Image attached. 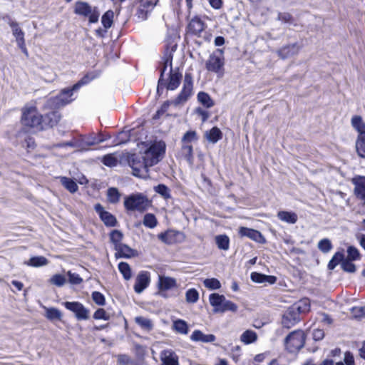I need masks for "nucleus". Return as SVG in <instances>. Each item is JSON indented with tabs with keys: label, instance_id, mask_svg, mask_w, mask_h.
<instances>
[{
	"label": "nucleus",
	"instance_id": "nucleus-1",
	"mask_svg": "<svg viewBox=\"0 0 365 365\" xmlns=\"http://www.w3.org/2000/svg\"><path fill=\"white\" fill-rule=\"evenodd\" d=\"M177 46H172L168 49L163 58V68H161L160 76L158 81L157 91L160 93L164 88L168 90H175L180 85L182 79V73L179 72L178 68L175 69L172 67L173 53L175 51Z\"/></svg>",
	"mask_w": 365,
	"mask_h": 365
},
{
	"label": "nucleus",
	"instance_id": "nucleus-2",
	"mask_svg": "<svg viewBox=\"0 0 365 365\" xmlns=\"http://www.w3.org/2000/svg\"><path fill=\"white\" fill-rule=\"evenodd\" d=\"M21 123L27 128L41 130L43 116L38 113L36 106H25L21 110Z\"/></svg>",
	"mask_w": 365,
	"mask_h": 365
},
{
	"label": "nucleus",
	"instance_id": "nucleus-3",
	"mask_svg": "<svg viewBox=\"0 0 365 365\" xmlns=\"http://www.w3.org/2000/svg\"><path fill=\"white\" fill-rule=\"evenodd\" d=\"M165 150V144L163 141L155 142L144 153L141 158L148 168L157 164L162 158Z\"/></svg>",
	"mask_w": 365,
	"mask_h": 365
},
{
	"label": "nucleus",
	"instance_id": "nucleus-4",
	"mask_svg": "<svg viewBox=\"0 0 365 365\" xmlns=\"http://www.w3.org/2000/svg\"><path fill=\"white\" fill-rule=\"evenodd\" d=\"M192 87L193 85L192 75L190 73H185L183 82V87L181 92L174 100L165 102L163 105L162 109L163 110H165L170 105L178 106L179 105L185 103L192 94Z\"/></svg>",
	"mask_w": 365,
	"mask_h": 365
},
{
	"label": "nucleus",
	"instance_id": "nucleus-5",
	"mask_svg": "<svg viewBox=\"0 0 365 365\" xmlns=\"http://www.w3.org/2000/svg\"><path fill=\"white\" fill-rule=\"evenodd\" d=\"M150 205V201L147 196L142 193L130 195L125 197L124 206L126 210L130 211L144 212Z\"/></svg>",
	"mask_w": 365,
	"mask_h": 365
},
{
	"label": "nucleus",
	"instance_id": "nucleus-6",
	"mask_svg": "<svg viewBox=\"0 0 365 365\" xmlns=\"http://www.w3.org/2000/svg\"><path fill=\"white\" fill-rule=\"evenodd\" d=\"M210 304L214 307L213 312L215 313H223L227 311L236 312L237 305L232 302L227 300L224 295L217 293L211 294L209 297Z\"/></svg>",
	"mask_w": 365,
	"mask_h": 365
},
{
	"label": "nucleus",
	"instance_id": "nucleus-7",
	"mask_svg": "<svg viewBox=\"0 0 365 365\" xmlns=\"http://www.w3.org/2000/svg\"><path fill=\"white\" fill-rule=\"evenodd\" d=\"M225 63L224 51L222 48H217L210 55L206 61L205 68L210 72L222 74Z\"/></svg>",
	"mask_w": 365,
	"mask_h": 365
},
{
	"label": "nucleus",
	"instance_id": "nucleus-8",
	"mask_svg": "<svg viewBox=\"0 0 365 365\" xmlns=\"http://www.w3.org/2000/svg\"><path fill=\"white\" fill-rule=\"evenodd\" d=\"M305 343V334L302 330L291 332L284 340L286 349L291 353L300 350Z\"/></svg>",
	"mask_w": 365,
	"mask_h": 365
},
{
	"label": "nucleus",
	"instance_id": "nucleus-9",
	"mask_svg": "<svg viewBox=\"0 0 365 365\" xmlns=\"http://www.w3.org/2000/svg\"><path fill=\"white\" fill-rule=\"evenodd\" d=\"M74 12L78 15L88 18L90 23L98 22L100 16V12L97 7H93L83 1L76 2Z\"/></svg>",
	"mask_w": 365,
	"mask_h": 365
},
{
	"label": "nucleus",
	"instance_id": "nucleus-10",
	"mask_svg": "<svg viewBox=\"0 0 365 365\" xmlns=\"http://www.w3.org/2000/svg\"><path fill=\"white\" fill-rule=\"evenodd\" d=\"M64 307L75 314L78 320H87L90 317V310L78 302H65Z\"/></svg>",
	"mask_w": 365,
	"mask_h": 365
},
{
	"label": "nucleus",
	"instance_id": "nucleus-11",
	"mask_svg": "<svg viewBox=\"0 0 365 365\" xmlns=\"http://www.w3.org/2000/svg\"><path fill=\"white\" fill-rule=\"evenodd\" d=\"M300 307H289L284 314L282 324L287 329H290L299 321Z\"/></svg>",
	"mask_w": 365,
	"mask_h": 365
},
{
	"label": "nucleus",
	"instance_id": "nucleus-12",
	"mask_svg": "<svg viewBox=\"0 0 365 365\" xmlns=\"http://www.w3.org/2000/svg\"><path fill=\"white\" fill-rule=\"evenodd\" d=\"M73 91V88L71 89L67 88L63 90L57 96L48 100L49 105L59 108L71 103L72 101L71 96Z\"/></svg>",
	"mask_w": 365,
	"mask_h": 365
},
{
	"label": "nucleus",
	"instance_id": "nucleus-13",
	"mask_svg": "<svg viewBox=\"0 0 365 365\" xmlns=\"http://www.w3.org/2000/svg\"><path fill=\"white\" fill-rule=\"evenodd\" d=\"M158 0H140L139 5L136 11V16L140 21L147 19L148 14L150 13Z\"/></svg>",
	"mask_w": 365,
	"mask_h": 365
},
{
	"label": "nucleus",
	"instance_id": "nucleus-14",
	"mask_svg": "<svg viewBox=\"0 0 365 365\" xmlns=\"http://www.w3.org/2000/svg\"><path fill=\"white\" fill-rule=\"evenodd\" d=\"M141 158L133 155L130 161V167L133 169V174L135 176L140 178H146L148 174V167L145 162L140 160Z\"/></svg>",
	"mask_w": 365,
	"mask_h": 365
},
{
	"label": "nucleus",
	"instance_id": "nucleus-15",
	"mask_svg": "<svg viewBox=\"0 0 365 365\" xmlns=\"http://www.w3.org/2000/svg\"><path fill=\"white\" fill-rule=\"evenodd\" d=\"M94 209L106 226L115 227L117 225L115 217L109 212L106 211L100 203L96 204Z\"/></svg>",
	"mask_w": 365,
	"mask_h": 365
},
{
	"label": "nucleus",
	"instance_id": "nucleus-16",
	"mask_svg": "<svg viewBox=\"0 0 365 365\" xmlns=\"http://www.w3.org/2000/svg\"><path fill=\"white\" fill-rule=\"evenodd\" d=\"M150 282V274L146 271L140 272L136 278L134 284V290L136 293L140 294L145 289H146Z\"/></svg>",
	"mask_w": 365,
	"mask_h": 365
},
{
	"label": "nucleus",
	"instance_id": "nucleus-17",
	"mask_svg": "<svg viewBox=\"0 0 365 365\" xmlns=\"http://www.w3.org/2000/svg\"><path fill=\"white\" fill-rule=\"evenodd\" d=\"M239 233L242 237H247L259 243H264L266 242L261 232L254 229L241 227Z\"/></svg>",
	"mask_w": 365,
	"mask_h": 365
},
{
	"label": "nucleus",
	"instance_id": "nucleus-18",
	"mask_svg": "<svg viewBox=\"0 0 365 365\" xmlns=\"http://www.w3.org/2000/svg\"><path fill=\"white\" fill-rule=\"evenodd\" d=\"M160 356L162 365H179L178 356L171 349L163 350Z\"/></svg>",
	"mask_w": 365,
	"mask_h": 365
},
{
	"label": "nucleus",
	"instance_id": "nucleus-19",
	"mask_svg": "<svg viewBox=\"0 0 365 365\" xmlns=\"http://www.w3.org/2000/svg\"><path fill=\"white\" fill-rule=\"evenodd\" d=\"M300 50V46L297 43H293L283 46L278 50L277 53L282 59L288 58L297 55Z\"/></svg>",
	"mask_w": 365,
	"mask_h": 365
},
{
	"label": "nucleus",
	"instance_id": "nucleus-20",
	"mask_svg": "<svg viewBox=\"0 0 365 365\" xmlns=\"http://www.w3.org/2000/svg\"><path fill=\"white\" fill-rule=\"evenodd\" d=\"M160 291H167L177 287L176 279L166 276H160L158 279Z\"/></svg>",
	"mask_w": 365,
	"mask_h": 365
},
{
	"label": "nucleus",
	"instance_id": "nucleus-21",
	"mask_svg": "<svg viewBox=\"0 0 365 365\" xmlns=\"http://www.w3.org/2000/svg\"><path fill=\"white\" fill-rule=\"evenodd\" d=\"M250 277H251L252 281L255 283H264V284H273L277 281V278L274 276L266 275V274L255 272L251 273Z\"/></svg>",
	"mask_w": 365,
	"mask_h": 365
},
{
	"label": "nucleus",
	"instance_id": "nucleus-22",
	"mask_svg": "<svg viewBox=\"0 0 365 365\" xmlns=\"http://www.w3.org/2000/svg\"><path fill=\"white\" fill-rule=\"evenodd\" d=\"M204 28L203 21L197 17L192 19L187 26L188 32L196 36H199L204 30Z\"/></svg>",
	"mask_w": 365,
	"mask_h": 365
},
{
	"label": "nucleus",
	"instance_id": "nucleus-23",
	"mask_svg": "<svg viewBox=\"0 0 365 365\" xmlns=\"http://www.w3.org/2000/svg\"><path fill=\"white\" fill-rule=\"evenodd\" d=\"M193 341H201L204 343L213 342L215 340L214 334H205L200 330H195L190 336Z\"/></svg>",
	"mask_w": 365,
	"mask_h": 365
},
{
	"label": "nucleus",
	"instance_id": "nucleus-24",
	"mask_svg": "<svg viewBox=\"0 0 365 365\" xmlns=\"http://www.w3.org/2000/svg\"><path fill=\"white\" fill-rule=\"evenodd\" d=\"M355 188L354 193L359 199H365V177H359L353 180Z\"/></svg>",
	"mask_w": 365,
	"mask_h": 365
},
{
	"label": "nucleus",
	"instance_id": "nucleus-25",
	"mask_svg": "<svg viewBox=\"0 0 365 365\" xmlns=\"http://www.w3.org/2000/svg\"><path fill=\"white\" fill-rule=\"evenodd\" d=\"M9 25L12 29V34L16 38L17 45L24 43V32L19 27V24L16 21H10Z\"/></svg>",
	"mask_w": 365,
	"mask_h": 365
},
{
	"label": "nucleus",
	"instance_id": "nucleus-26",
	"mask_svg": "<svg viewBox=\"0 0 365 365\" xmlns=\"http://www.w3.org/2000/svg\"><path fill=\"white\" fill-rule=\"evenodd\" d=\"M115 250L116 257L130 258L135 255V251L124 244L118 245Z\"/></svg>",
	"mask_w": 365,
	"mask_h": 365
},
{
	"label": "nucleus",
	"instance_id": "nucleus-27",
	"mask_svg": "<svg viewBox=\"0 0 365 365\" xmlns=\"http://www.w3.org/2000/svg\"><path fill=\"white\" fill-rule=\"evenodd\" d=\"M277 217L280 220L289 224H294L298 219L295 212L288 211H279L277 213Z\"/></svg>",
	"mask_w": 365,
	"mask_h": 365
},
{
	"label": "nucleus",
	"instance_id": "nucleus-28",
	"mask_svg": "<svg viewBox=\"0 0 365 365\" xmlns=\"http://www.w3.org/2000/svg\"><path fill=\"white\" fill-rule=\"evenodd\" d=\"M355 147L357 155L365 159V133L357 136Z\"/></svg>",
	"mask_w": 365,
	"mask_h": 365
},
{
	"label": "nucleus",
	"instance_id": "nucleus-29",
	"mask_svg": "<svg viewBox=\"0 0 365 365\" xmlns=\"http://www.w3.org/2000/svg\"><path fill=\"white\" fill-rule=\"evenodd\" d=\"M205 135L209 142L215 143L222 138V132L218 128L213 127L210 130L206 131Z\"/></svg>",
	"mask_w": 365,
	"mask_h": 365
},
{
	"label": "nucleus",
	"instance_id": "nucleus-30",
	"mask_svg": "<svg viewBox=\"0 0 365 365\" xmlns=\"http://www.w3.org/2000/svg\"><path fill=\"white\" fill-rule=\"evenodd\" d=\"M351 125L358 132V135L365 133V123L360 115H354L351 118Z\"/></svg>",
	"mask_w": 365,
	"mask_h": 365
},
{
	"label": "nucleus",
	"instance_id": "nucleus-31",
	"mask_svg": "<svg viewBox=\"0 0 365 365\" xmlns=\"http://www.w3.org/2000/svg\"><path fill=\"white\" fill-rule=\"evenodd\" d=\"M135 323L140 326L143 330L150 331L153 328V322L148 318L139 316L135 318Z\"/></svg>",
	"mask_w": 365,
	"mask_h": 365
},
{
	"label": "nucleus",
	"instance_id": "nucleus-32",
	"mask_svg": "<svg viewBox=\"0 0 365 365\" xmlns=\"http://www.w3.org/2000/svg\"><path fill=\"white\" fill-rule=\"evenodd\" d=\"M257 339V334L252 330H246L240 336V341L245 344L254 343Z\"/></svg>",
	"mask_w": 365,
	"mask_h": 365
},
{
	"label": "nucleus",
	"instance_id": "nucleus-33",
	"mask_svg": "<svg viewBox=\"0 0 365 365\" xmlns=\"http://www.w3.org/2000/svg\"><path fill=\"white\" fill-rule=\"evenodd\" d=\"M173 328L177 333L180 334H187L189 330L187 322L182 319L174 321Z\"/></svg>",
	"mask_w": 365,
	"mask_h": 365
},
{
	"label": "nucleus",
	"instance_id": "nucleus-34",
	"mask_svg": "<svg viewBox=\"0 0 365 365\" xmlns=\"http://www.w3.org/2000/svg\"><path fill=\"white\" fill-rule=\"evenodd\" d=\"M216 245L220 250H228L230 247V239L226 235H217L215 238Z\"/></svg>",
	"mask_w": 365,
	"mask_h": 365
},
{
	"label": "nucleus",
	"instance_id": "nucleus-35",
	"mask_svg": "<svg viewBox=\"0 0 365 365\" xmlns=\"http://www.w3.org/2000/svg\"><path fill=\"white\" fill-rule=\"evenodd\" d=\"M48 263V259L43 256L33 257L27 262H25L27 265L35 267L45 266Z\"/></svg>",
	"mask_w": 365,
	"mask_h": 365
},
{
	"label": "nucleus",
	"instance_id": "nucleus-36",
	"mask_svg": "<svg viewBox=\"0 0 365 365\" xmlns=\"http://www.w3.org/2000/svg\"><path fill=\"white\" fill-rule=\"evenodd\" d=\"M119 272L122 274L125 280H129L132 277V271L130 265L127 262H121L118 264Z\"/></svg>",
	"mask_w": 365,
	"mask_h": 365
},
{
	"label": "nucleus",
	"instance_id": "nucleus-37",
	"mask_svg": "<svg viewBox=\"0 0 365 365\" xmlns=\"http://www.w3.org/2000/svg\"><path fill=\"white\" fill-rule=\"evenodd\" d=\"M197 100L206 108H211L214 105V102L210 96L205 92H200L197 94Z\"/></svg>",
	"mask_w": 365,
	"mask_h": 365
},
{
	"label": "nucleus",
	"instance_id": "nucleus-38",
	"mask_svg": "<svg viewBox=\"0 0 365 365\" xmlns=\"http://www.w3.org/2000/svg\"><path fill=\"white\" fill-rule=\"evenodd\" d=\"M123 238V233L118 230H113L110 234V239L111 242L114 245L115 249L120 245L122 243V240Z\"/></svg>",
	"mask_w": 365,
	"mask_h": 365
},
{
	"label": "nucleus",
	"instance_id": "nucleus-39",
	"mask_svg": "<svg viewBox=\"0 0 365 365\" xmlns=\"http://www.w3.org/2000/svg\"><path fill=\"white\" fill-rule=\"evenodd\" d=\"M44 309L46 310V317L49 320H54V319H58L60 320L62 317L61 312L56 308L51 307V308H47L44 307Z\"/></svg>",
	"mask_w": 365,
	"mask_h": 365
},
{
	"label": "nucleus",
	"instance_id": "nucleus-40",
	"mask_svg": "<svg viewBox=\"0 0 365 365\" xmlns=\"http://www.w3.org/2000/svg\"><path fill=\"white\" fill-rule=\"evenodd\" d=\"M61 182L71 192L73 193L76 192L78 190L77 184L71 178L66 177H61Z\"/></svg>",
	"mask_w": 365,
	"mask_h": 365
},
{
	"label": "nucleus",
	"instance_id": "nucleus-41",
	"mask_svg": "<svg viewBox=\"0 0 365 365\" xmlns=\"http://www.w3.org/2000/svg\"><path fill=\"white\" fill-rule=\"evenodd\" d=\"M143 225L150 229L155 227L158 225V220L153 214L148 213L144 215Z\"/></svg>",
	"mask_w": 365,
	"mask_h": 365
},
{
	"label": "nucleus",
	"instance_id": "nucleus-42",
	"mask_svg": "<svg viewBox=\"0 0 365 365\" xmlns=\"http://www.w3.org/2000/svg\"><path fill=\"white\" fill-rule=\"evenodd\" d=\"M114 13L111 10L107 11L101 18V23L105 29H109L113 24Z\"/></svg>",
	"mask_w": 365,
	"mask_h": 365
},
{
	"label": "nucleus",
	"instance_id": "nucleus-43",
	"mask_svg": "<svg viewBox=\"0 0 365 365\" xmlns=\"http://www.w3.org/2000/svg\"><path fill=\"white\" fill-rule=\"evenodd\" d=\"M198 140L197 133L194 130H189L186 132L182 138V143L192 145V142H196Z\"/></svg>",
	"mask_w": 365,
	"mask_h": 365
},
{
	"label": "nucleus",
	"instance_id": "nucleus-44",
	"mask_svg": "<svg viewBox=\"0 0 365 365\" xmlns=\"http://www.w3.org/2000/svg\"><path fill=\"white\" fill-rule=\"evenodd\" d=\"M45 119L48 120V125L53 127L56 125L60 120L61 115L57 111H52L46 114Z\"/></svg>",
	"mask_w": 365,
	"mask_h": 365
},
{
	"label": "nucleus",
	"instance_id": "nucleus-45",
	"mask_svg": "<svg viewBox=\"0 0 365 365\" xmlns=\"http://www.w3.org/2000/svg\"><path fill=\"white\" fill-rule=\"evenodd\" d=\"M154 190L160 195L164 199H169L171 197L170 190L165 185L160 184L154 187Z\"/></svg>",
	"mask_w": 365,
	"mask_h": 365
},
{
	"label": "nucleus",
	"instance_id": "nucleus-46",
	"mask_svg": "<svg viewBox=\"0 0 365 365\" xmlns=\"http://www.w3.org/2000/svg\"><path fill=\"white\" fill-rule=\"evenodd\" d=\"M108 200L110 203H117L120 200V193L115 187H110L107 191Z\"/></svg>",
	"mask_w": 365,
	"mask_h": 365
},
{
	"label": "nucleus",
	"instance_id": "nucleus-47",
	"mask_svg": "<svg viewBox=\"0 0 365 365\" xmlns=\"http://www.w3.org/2000/svg\"><path fill=\"white\" fill-rule=\"evenodd\" d=\"M182 155L190 163H192V145L182 143Z\"/></svg>",
	"mask_w": 365,
	"mask_h": 365
},
{
	"label": "nucleus",
	"instance_id": "nucleus-48",
	"mask_svg": "<svg viewBox=\"0 0 365 365\" xmlns=\"http://www.w3.org/2000/svg\"><path fill=\"white\" fill-rule=\"evenodd\" d=\"M186 301L188 303H195L199 299L198 292L194 289H189L185 294Z\"/></svg>",
	"mask_w": 365,
	"mask_h": 365
},
{
	"label": "nucleus",
	"instance_id": "nucleus-49",
	"mask_svg": "<svg viewBox=\"0 0 365 365\" xmlns=\"http://www.w3.org/2000/svg\"><path fill=\"white\" fill-rule=\"evenodd\" d=\"M344 259V254L342 252H336L332 257L331 259L329 261L328 267L329 269H333L336 267V266L339 263L342 262Z\"/></svg>",
	"mask_w": 365,
	"mask_h": 365
},
{
	"label": "nucleus",
	"instance_id": "nucleus-50",
	"mask_svg": "<svg viewBox=\"0 0 365 365\" xmlns=\"http://www.w3.org/2000/svg\"><path fill=\"white\" fill-rule=\"evenodd\" d=\"M346 259L354 261L359 260L361 259V255L357 248L353 246H349L347 249V257Z\"/></svg>",
	"mask_w": 365,
	"mask_h": 365
},
{
	"label": "nucleus",
	"instance_id": "nucleus-51",
	"mask_svg": "<svg viewBox=\"0 0 365 365\" xmlns=\"http://www.w3.org/2000/svg\"><path fill=\"white\" fill-rule=\"evenodd\" d=\"M204 285L209 289H218L221 287L220 281L216 278H210L204 280Z\"/></svg>",
	"mask_w": 365,
	"mask_h": 365
},
{
	"label": "nucleus",
	"instance_id": "nucleus-52",
	"mask_svg": "<svg viewBox=\"0 0 365 365\" xmlns=\"http://www.w3.org/2000/svg\"><path fill=\"white\" fill-rule=\"evenodd\" d=\"M318 248L322 252L327 253L332 249V245L329 239L325 238L319 242Z\"/></svg>",
	"mask_w": 365,
	"mask_h": 365
},
{
	"label": "nucleus",
	"instance_id": "nucleus-53",
	"mask_svg": "<svg viewBox=\"0 0 365 365\" xmlns=\"http://www.w3.org/2000/svg\"><path fill=\"white\" fill-rule=\"evenodd\" d=\"M341 268L344 271L349 273H354L356 272L355 264L352 262V260L348 259H343Z\"/></svg>",
	"mask_w": 365,
	"mask_h": 365
},
{
	"label": "nucleus",
	"instance_id": "nucleus-54",
	"mask_svg": "<svg viewBox=\"0 0 365 365\" xmlns=\"http://www.w3.org/2000/svg\"><path fill=\"white\" fill-rule=\"evenodd\" d=\"M174 233L172 231H167L158 235V239L166 244H172L174 242Z\"/></svg>",
	"mask_w": 365,
	"mask_h": 365
},
{
	"label": "nucleus",
	"instance_id": "nucleus-55",
	"mask_svg": "<svg viewBox=\"0 0 365 365\" xmlns=\"http://www.w3.org/2000/svg\"><path fill=\"white\" fill-rule=\"evenodd\" d=\"M103 163L108 167H115L118 164V159L112 154L106 155L103 158Z\"/></svg>",
	"mask_w": 365,
	"mask_h": 365
},
{
	"label": "nucleus",
	"instance_id": "nucleus-56",
	"mask_svg": "<svg viewBox=\"0 0 365 365\" xmlns=\"http://www.w3.org/2000/svg\"><path fill=\"white\" fill-rule=\"evenodd\" d=\"M92 299L93 302L99 306H103L106 303L104 295L102 293L97 291H95L92 293Z\"/></svg>",
	"mask_w": 365,
	"mask_h": 365
},
{
	"label": "nucleus",
	"instance_id": "nucleus-57",
	"mask_svg": "<svg viewBox=\"0 0 365 365\" xmlns=\"http://www.w3.org/2000/svg\"><path fill=\"white\" fill-rule=\"evenodd\" d=\"M66 281V277L63 275L59 274L53 275L50 279L51 284H55L58 287L63 286L65 284Z\"/></svg>",
	"mask_w": 365,
	"mask_h": 365
},
{
	"label": "nucleus",
	"instance_id": "nucleus-58",
	"mask_svg": "<svg viewBox=\"0 0 365 365\" xmlns=\"http://www.w3.org/2000/svg\"><path fill=\"white\" fill-rule=\"evenodd\" d=\"M93 318L95 319L108 320L109 319V315L106 313V312L103 309H98L94 312Z\"/></svg>",
	"mask_w": 365,
	"mask_h": 365
},
{
	"label": "nucleus",
	"instance_id": "nucleus-59",
	"mask_svg": "<svg viewBox=\"0 0 365 365\" xmlns=\"http://www.w3.org/2000/svg\"><path fill=\"white\" fill-rule=\"evenodd\" d=\"M117 359L120 365H129L132 363V359L126 354H119L117 356Z\"/></svg>",
	"mask_w": 365,
	"mask_h": 365
},
{
	"label": "nucleus",
	"instance_id": "nucleus-60",
	"mask_svg": "<svg viewBox=\"0 0 365 365\" xmlns=\"http://www.w3.org/2000/svg\"><path fill=\"white\" fill-rule=\"evenodd\" d=\"M277 19L283 23H292V16L289 13H279Z\"/></svg>",
	"mask_w": 365,
	"mask_h": 365
},
{
	"label": "nucleus",
	"instance_id": "nucleus-61",
	"mask_svg": "<svg viewBox=\"0 0 365 365\" xmlns=\"http://www.w3.org/2000/svg\"><path fill=\"white\" fill-rule=\"evenodd\" d=\"M93 78H94L93 76L91 77H90L89 75L85 76L78 83H77L76 84H75L73 86V90L78 89L82 85L89 83Z\"/></svg>",
	"mask_w": 365,
	"mask_h": 365
},
{
	"label": "nucleus",
	"instance_id": "nucleus-62",
	"mask_svg": "<svg viewBox=\"0 0 365 365\" xmlns=\"http://www.w3.org/2000/svg\"><path fill=\"white\" fill-rule=\"evenodd\" d=\"M68 275L69 282L71 284H78L82 282V279L79 277L78 274L68 272Z\"/></svg>",
	"mask_w": 365,
	"mask_h": 365
},
{
	"label": "nucleus",
	"instance_id": "nucleus-63",
	"mask_svg": "<svg viewBox=\"0 0 365 365\" xmlns=\"http://www.w3.org/2000/svg\"><path fill=\"white\" fill-rule=\"evenodd\" d=\"M354 314L356 317H362L365 316V307H354L353 309Z\"/></svg>",
	"mask_w": 365,
	"mask_h": 365
},
{
	"label": "nucleus",
	"instance_id": "nucleus-64",
	"mask_svg": "<svg viewBox=\"0 0 365 365\" xmlns=\"http://www.w3.org/2000/svg\"><path fill=\"white\" fill-rule=\"evenodd\" d=\"M324 336V331L322 330V329H315L313 331V339L315 340V341H319L321 339H322Z\"/></svg>",
	"mask_w": 365,
	"mask_h": 365
}]
</instances>
